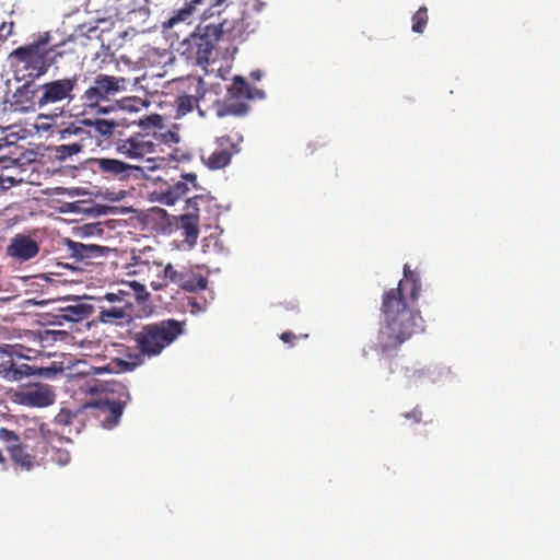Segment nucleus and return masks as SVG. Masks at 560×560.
<instances>
[{
	"label": "nucleus",
	"mask_w": 560,
	"mask_h": 560,
	"mask_svg": "<svg viewBox=\"0 0 560 560\" xmlns=\"http://www.w3.org/2000/svg\"><path fill=\"white\" fill-rule=\"evenodd\" d=\"M421 292L420 275L404 266V278L396 288L382 295L383 323L372 346L382 357H392L412 336L424 330L423 318L416 307Z\"/></svg>",
	"instance_id": "obj_1"
},
{
	"label": "nucleus",
	"mask_w": 560,
	"mask_h": 560,
	"mask_svg": "<svg viewBox=\"0 0 560 560\" xmlns=\"http://www.w3.org/2000/svg\"><path fill=\"white\" fill-rule=\"evenodd\" d=\"M65 51L60 45L50 44V35L45 33L36 40L15 48L10 54L14 79H39L56 66Z\"/></svg>",
	"instance_id": "obj_2"
},
{
	"label": "nucleus",
	"mask_w": 560,
	"mask_h": 560,
	"mask_svg": "<svg viewBox=\"0 0 560 560\" xmlns=\"http://www.w3.org/2000/svg\"><path fill=\"white\" fill-rule=\"evenodd\" d=\"M148 292L143 284L132 281L122 283L116 292L91 296L93 316L102 324L122 326L131 323L135 302L144 300Z\"/></svg>",
	"instance_id": "obj_3"
},
{
	"label": "nucleus",
	"mask_w": 560,
	"mask_h": 560,
	"mask_svg": "<svg viewBox=\"0 0 560 560\" xmlns=\"http://www.w3.org/2000/svg\"><path fill=\"white\" fill-rule=\"evenodd\" d=\"M183 332V323L172 318L143 325L131 336L138 353L129 354V360L124 362L125 365L128 370H133L144 363V358L160 355Z\"/></svg>",
	"instance_id": "obj_4"
},
{
	"label": "nucleus",
	"mask_w": 560,
	"mask_h": 560,
	"mask_svg": "<svg viewBox=\"0 0 560 560\" xmlns=\"http://www.w3.org/2000/svg\"><path fill=\"white\" fill-rule=\"evenodd\" d=\"M98 396L86 404L92 415L98 420L104 429H113L120 422L124 409L131 397L125 384L117 381H108L100 384L96 388Z\"/></svg>",
	"instance_id": "obj_5"
},
{
	"label": "nucleus",
	"mask_w": 560,
	"mask_h": 560,
	"mask_svg": "<svg viewBox=\"0 0 560 560\" xmlns=\"http://www.w3.org/2000/svg\"><path fill=\"white\" fill-rule=\"evenodd\" d=\"M24 348L20 345L10 346L5 345L0 348V377L7 382H20L25 377L37 375L44 377H51L62 372V368L51 366L38 368L21 362V359L31 360L35 358L31 349L27 352H22Z\"/></svg>",
	"instance_id": "obj_6"
},
{
	"label": "nucleus",
	"mask_w": 560,
	"mask_h": 560,
	"mask_svg": "<svg viewBox=\"0 0 560 560\" xmlns=\"http://www.w3.org/2000/svg\"><path fill=\"white\" fill-rule=\"evenodd\" d=\"M218 42L217 30L207 25L197 26L195 32L179 44L177 50L187 60L205 67L209 65Z\"/></svg>",
	"instance_id": "obj_7"
},
{
	"label": "nucleus",
	"mask_w": 560,
	"mask_h": 560,
	"mask_svg": "<svg viewBox=\"0 0 560 560\" xmlns=\"http://www.w3.org/2000/svg\"><path fill=\"white\" fill-rule=\"evenodd\" d=\"M127 79L100 73L81 95L82 104L91 109L106 113L103 103L110 102L119 93L126 91Z\"/></svg>",
	"instance_id": "obj_8"
},
{
	"label": "nucleus",
	"mask_w": 560,
	"mask_h": 560,
	"mask_svg": "<svg viewBox=\"0 0 560 560\" xmlns=\"http://www.w3.org/2000/svg\"><path fill=\"white\" fill-rule=\"evenodd\" d=\"M243 136L240 132L217 137L212 149H203L200 159L202 163L212 171L226 167L232 158L240 153Z\"/></svg>",
	"instance_id": "obj_9"
},
{
	"label": "nucleus",
	"mask_w": 560,
	"mask_h": 560,
	"mask_svg": "<svg viewBox=\"0 0 560 560\" xmlns=\"http://www.w3.org/2000/svg\"><path fill=\"white\" fill-rule=\"evenodd\" d=\"M228 0H189L174 10L171 18L162 23L164 31L172 30L180 24L190 25L192 21L201 13L203 19L220 14L217 8L224 4Z\"/></svg>",
	"instance_id": "obj_10"
},
{
	"label": "nucleus",
	"mask_w": 560,
	"mask_h": 560,
	"mask_svg": "<svg viewBox=\"0 0 560 560\" xmlns=\"http://www.w3.org/2000/svg\"><path fill=\"white\" fill-rule=\"evenodd\" d=\"M163 282L152 283L154 290H161L170 283L175 284L187 292L202 291L207 288L208 279L201 272L194 268L183 267L176 269L172 264H167L163 269Z\"/></svg>",
	"instance_id": "obj_11"
},
{
	"label": "nucleus",
	"mask_w": 560,
	"mask_h": 560,
	"mask_svg": "<svg viewBox=\"0 0 560 560\" xmlns=\"http://www.w3.org/2000/svg\"><path fill=\"white\" fill-rule=\"evenodd\" d=\"M151 139L149 133L135 132L127 137L119 133L113 144L118 154L131 160H143L154 154V142Z\"/></svg>",
	"instance_id": "obj_12"
},
{
	"label": "nucleus",
	"mask_w": 560,
	"mask_h": 560,
	"mask_svg": "<svg viewBox=\"0 0 560 560\" xmlns=\"http://www.w3.org/2000/svg\"><path fill=\"white\" fill-rule=\"evenodd\" d=\"M15 401L31 408H45L56 400V393L51 385L44 383L25 384L14 393Z\"/></svg>",
	"instance_id": "obj_13"
},
{
	"label": "nucleus",
	"mask_w": 560,
	"mask_h": 560,
	"mask_svg": "<svg viewBox=\"0 0 560 560\" xmlns=\"http://www.w3.org/2000/svg\"><path fill=\"white\" fill-rule=\"evenodd\" d=\"M94 170L106 178L126 180L140 178L144 175V168L139 165L128 164L118 159L100 158L92 160Z\"/></svg>",
	"instance_id": "obj_14"
},
{
	"label": "nucleus",
	"mask_w": 560,
	"mask_h": 560,
	"mask_svg": "<svg viewBox=\"0 0 560 560\" xmlns=\"http://www.w3.org/2000/svg\"><path fill=\"white\" fill-rule=\"evenodd\" d=\"M78 80L79 77L74 74L70 78L57 79L40 84L42 101L45 107L63 101L71 103L75 97L74 90L78 85Z\"/></svg>",
	"instance_id": "obj_15"
},
{
	"label": "nucleus",
	"mask_w": 560,
	"mask_h": 560,
	"mask_svg": "<svg viewBox=\"0 0 560 560\" xmlns=\"http://www.w3.org/2000/svg\"><path fill=\"white\" fill-rule=\"evenodd\" d=\"M18 82H24L19 86L14 94V106L18 110L27 113L35 112L45 107L42 101L40 84H35L36 79H15Z\"/></svg>",
	"instance_id": "obj_16"
},
{
	"label": "nucleus",
	"mask_w": 560,
	"mask_h": 560,
	"mask_svg": "<svg viewBox=\"0 0 560 560\" xmlns=\"http://www.w3.org/2000/svg\"><path fill=\"white\" fill-rule=\"evenodd\" d=\"M71 137H74L75 139L73 141L65 142L56 147L57 156L61 160H66L74 154H78L86 147V142L91 141L89 131L73 125L60 131L61 140H68Z\"/></svg>",
	"instance_id": "obj_17"
},
{
	"label": "nucleus",
	"mask_w": 560,
	"mask_h": 560,
	"mask_svg": "<svg viewBox=\"0 0 560 560\" xmlns=\"http://www.w3.org/2000/svg\"><path fill=\"white\" fill-rule=\"evenodd\" d=\"M190 188H198L197 175L194 173H187L182 175V180L167 186L165 190L160 194V201L166 206L175 205L180 198H183Z\"/></svg>",
	"instance_id": "obj_18"
},
{
	"label": "nucleus",
	"mask_w": 560,
	"mask_h": 560,
	"mask_svg": "<svg viewBox=\"0 0 560 560\" xmlns=\"http://www.w3.org/2000/svg\"><path fill=\"white\" fill-rule=\"evenodd\" d=\"M39 252L36 241L24 234H16L11 238L7 247V255L19 261H26L35 257Z\"/></svg>",
	"instance_id": "obj_19"
},
{
	"label": "nucleus",
	"mask_w": 560,
	"mask_h": 560,
	"mask_svg": "<svg viewBox=\"0 0 560 560\" xmlns=\"http://www.w3.org/2000/svg\"><path fill=\"white\" fill-rule=\"evenodd\" d=\"M91 316H93L91 296L85 298L82 301H78L74 304L60 307L58 310V314L56 315V317L59 319L72 323L81 322Z\"/></svg>",
	"instance_id": "obj_20"
},
{
	"label": "nucleus",
	"mask_w": 560,
	"mask_h": 560,
	"mask_svg": "<svg viewBox=\"0 0 560 560\" xmlns=\"http://www.w3.org/2000/svg\"><path fill=\"white\" fill-rule=\"evenodd\" d=\"M68 250L71 257L75 258L78 261L90 264L92 259L102 257L108 248L95 244L68 241Z\"/></svg>",
	"instance_id": "obj_21"
},
{
	"label": "nucleus",
	"mask_w": 560,
	"mask_h": 560,
	"mask_svg": "<svg viewBox=\"0 0 560 560\" xmlns=\"http://www.w3.org/2000/svg\"><path fill=\"white\" fill-rule=\"evenodd\" d=\"M228 93L231 98L235 100H252L256 95L258 97L264 96L262 91L250 89L246 80L238 75L233 79L231 86L228 89Z\"/></svg>",
	"instance_id": "obj_22"
},
{
	"label": "nucleus",
	"mask_w": 560,
	"mask_h": 560,
	"mask_svg": "<svg viewBox=\"0 0 560 560\" xmlns=\"http://www.w3.org/2000/svg\"><path fill=\"white\" fill-rule=\"evenodd\" d=\"M177 228L182 231V235L189 247L195 246L199 235V221L190 214H182Z\"/></svg>",
	"instance_id": "obj_23"
},
{
	"label": "nucleus",
	"mask_w": 560,
	"mask_h": 560,
	"mask_svg": "<svg viewBox=\"0 0 560 560\" xmlns=\"http://www.w3.org/2000/svg\"><path fill=\"white\" fill-rule=\"evenodd\" d=\"M208 27H212L217 30L218 40H220L224 35H228L229 38L234 39L242 33L243 28V20L234 19L228 20L223 19L219 24H209Z\"/></svg>",
	"instance_id": "obj_24"
},
{
	"label": "nucleus",
	"mask_w": 560,
	"mask_h": 560,
	"mask_svg": "<svg viewBox=\"0 0 560 560\" xmlns=\"http://www.w3.org/2000/svg\"><path fill=\"white\" fill-rule=\"evenodd\" d=\"M212 203L213 198L208 194L195 195L194 197L186 200L184 214H190L199 221V212L202 209L208 210Z\"/></svg>",
	"instance_id": "obj_25"
},
{
	"label": "nucleus",
	"mask_w": 560,
	"mask_h": 560,
	"mask_svg": "<svg viewBox=\"0 0 560 560\" xmlns=\"http://www.w3.org/2000/svg\"><path fill=\"white\" fill-rule=\"evenodd\" d=\"M149 137L154 142V154L163 152V145L171 148L179 142V135L174 130L154 131Z\"/></svg>",
	"instance_id": "obj_26"
},
{
	"label": "nucleus",
	"mask_w": 560,
	"mask_h": 560,
	"mask_svg": "<svg viewBox=\"0 0 560 560\" xmlns=\"http://www.w3.org/2000/svg\"><path fill=\"white\" fill-rule=\"evenodd\" d=\"M21 440L13 431L1 429L0 430V464L5 463L3 451L11 454L21 445Z\"/></svg>",
	"instance_id": "obj_27"
},
{
	"label": "nucleus",
	"mask_w": 560,
	"mask_h": 560,
	"mask_svg": "<svg viewBox=\"0 0 560 560\" xmlns=\"http://www.w3.org/2000/svg\"><path fill=\"white\" fill-rule=\"evenodd\" d=\"M11 459L15 465L20 466L22 469L30 470L33 468L35 463V457L27 453L26 446L21 444L15 451L10 454Z\"/></svg>",
	"instance_id": "obj_28"
},
{
	"label": "nucleus",
	"mask_w": 560,
	"mask_h": 560,
	"mask_svg": "<svg viewBox=\"0 0 560 560\" xmlns=\"http://www.w3.org/2000/svg\"><path fill=\"white\" fill-rule=\"evenodd\" d=\"M198 98L192 95H180L175 100V118H180L190 113L197 105Z\"/></svg>",
	"instance_id": "obj_29"
},
{
	"label": "nucleus",
	"mask_w": 560,
	"mask_h": 560,
	"mask_svg": "<svg viewBox=\"0 0 560 560\" xmlns=\"http://www.w3.org/2000/svg\"><path fill=\"white\" fill-rule=\"evenodd\" d=\"M249 107L245 103H223L219 106L217 114L219 117L226 115L244 116L247 114Z\"/></svg>",
	"instance_id": "obj_30"
},
{
	"label": "nucleus",
	"mask_w": 560,
	"mask_h": 560,
	"mask_svg": "<svg viewBox=\"0 0 560 560\" xmlns=\"http://www.w3.org/2000/svg\"><path fill=\"white\" fill-rule=\"evenodd\" d=\"M412 26L411 30L415 33H423L425 30V26L428 24L429 15H428V8L422 5L418 9V11L412 15Z\"/></svg>",
	"instance_id": "obj_31"
},
{
	"label": "nucleus",
	"mask_w": 560,
	"mask_h": 560,
	"mask_svg": "<svg viewBox=\"0 0 560 560\" xmlns=\"http://www.w3.org/2000/svg\"><path fill=\"white\" fill-rule=\"evenodd\" d=\"M94 130L96 133L103 136V137H110L116 135V128L118 127V124L113 120H106V119H96L92 124Z\"/></svg>",
	"instance_id": "obj_32"
},
{
	"label": "nucleus",
	"mask_w": 560,
	"mask_h": 560,
	"mask_svg": "<svg viewBox=\"0 0 560 560\" xmlns=\"http://www.w3.org/2000/svg\"><path fill=\"white\" fill-rule=\"evenodd\" d=\"M10 147V143L5 138L0 139V170H7L10 166L15 165L16 161L12 158H9L4 152L5 149Z\"/></svg>",
	"instance_id": "obj_33"
},
{
	"label": "nucleus",
	"mask_w": 560,
	"mask_h": 560,
	"mask_svg": "<svg viewBox=\"0 0 560 560\" xmlns=\"http://www.w3.org/2000/svg\"><path fill=\"white\" fill-rule=\"evenodd\" d=\"M74 417H75V415H73L70 410L61 409L56 417V421L59 424L69 425V424H71L72 418H74Z\"/></svg>",
	"instance_id": "obj_34"
},
{
	"label": "nucleus",
	"mask_w": 560,
	"mask_h": 560,
	"mask_svg": "<svg viewBox=\"0 0 560 560\" xmlns=\"http://www.w3.org/2000/svg\"><path fill=\"white\" fill-rule=\"evenodd\" d=\"M422 416V410L419 407H415L411 411L404 413L405 419L410 420L412 423H420Z\"/></svg>",
	"instance_id": "obj_35"
},
{
	"label": "nucleus",
	"mask_w": 560,
	"mask_h": 560,
	"mask_svg": "<svg viewBox=\"0 0 560 560\" xmlns=\"http://www.w3.org/2000/svg\"><path fill=\"white\" fill-rule=\"evenodd\" d=\"M70 454L68 451L56 450L52 459L56 460L60 465H67L70 462Z\"/></svg>",
	"instance_id": "obj_36"
},
{
	"label": "nucleus",
	"mask_w": 560,
	"mask_h": 560,
	"mask_svg": "<svg viewBox=\"0 0 560 560\" xmlns=\"http://www.w3.org/2000/svg\"><path fill=\"white\" fill-rule=\"evenodd\" d=\"M308 336L307 335H295L293 334L292 331H284L280 335V339L284 342V343H290L291 346L294 345V341L300 339V338H307Z\"/></svg>",
	"instance_id": "obj_37"
},
{
	"label": "nucleus",
	"mask_w": 560,
	"mask_h": 560,
	"mask_svg": "<svg viewBox=\"0 0 560 560\" xmlns=\"http://www.w3.org/2000/svg\"><path fill=\"white\" fill-rule=\"evenodd\" d=\"M60 334V331L45 329L43 331H39L37 336L40 342H48L50 340H56V337Z\"/></svg>",
	"instance_id": "obj_38"
},
{
	"label": "nucleus",
	"mask_w": 560,
	"mask_h": 560,
	"mask_svg": "<svg viewBox=\"0 0 560 560\" xmlns=\"http://www.w3.org/2000/svg\"><path fill=\"white\" fill-rule=\"evenodd\" d=\"M13 26H14V24L12 22H10V23L3 22L0 25V37L3 39H7L9 36H11V34L13 32Z\"/></svg>",
	"instance_id": "obj_39"
},
{
	"label": "nucleus",
	"mask_w": 560,
	"mask_h": 560,
	"mask_svg": "<svg viewBox=\"0 0 560 560\" xmlns=\"http://www.w3.org/2000/svg\"><path fill=\"white\" fill-rule=\"evenodd\" d=\"M15 183L16 182L13 177L4 176V175L0 174V190L8 189L11 186H13Z\"/></svg>",
	"instance_id": "obj_40"
},
{
	"label": "nucleus",
	"mask_w": 560,
	"mask_h": 560,
	"mask_svg": "<svg viewBox=\"0 0 560 560\" xmlns=\"http://www.w3.org/2000/svg\"><path fill=\"white\" fill-rule=\"evenodd\" d=\"M200 90L203 91V81L201 79L198 80L197 94H200Z\"/></svg>",
	"instance_id": "obj_41"
},
{
	"label": "nucleus",
	"mask_w": 560,
	"mask_h": 560,
	"mask_svg": "<svg viewBox=\"0 0 560 560\" xmlns=\"http://www.w3.org/2000/svg\"><path fill=\"white\" fill-rule=\"evenodd\" d=\"M252 77H254L256 80H259L260 79V72L259 71H254V72H252Z\"/></svg>",
	"instance_id": "obj_42"
},
{
	"label": "nucleus",
	"mask_w": 560,
	"mask_h": 560,
	"mask_svg": "<svg viewBox=\"0 0 560 560\" xmlns=\"http://www.w3.org/2000/svg\"><path fill=\"white\" fill-rule=\"evenodd\" d=\"M153 118H154L155 120H159V121H161V120H162V119H161V117H160V116H158V115H156V116H154Z\"/></svg>",
	"instance_id": "obj_43"
},
{
	"label": "nucleus",
	"mask_w": 560,
	"mask_h": 560,
	"mask_svg": "<svg viewBox=\"0 0 560 560\" xmlns=\"http://www.w3.org/2000/svg\"><path fill=\"white\" fill-rule=\"evenodd\" d=\"M147 162H148V163H152V162H153V159H151V158H147Z\"/></svg>",
	"instance_id": "obj_44"
},
{
	"label": "nucleus",
	"mask_w": 560,
	"mask_h": 560,
	"mask_svg": "<svg viewBox=\"0 0 560 560\" xmlns=\"http://www.w3.org/2000/svg\"><path fill=\"white\" fill-rule=\"evenodd\" d=\"M75 138L74 137H71L70 139L68 140H65L66 142H69V141H73Z\"/></svg>",
	"instance_id": "obj_45"
},
{
	"label": "nucleus",
	"mask_w": 560,
	"mask_h": 560,
	"mask_svg": "<svg viewBox=\"0 0 560 560\" xmlns=\"http://www.w3.org/2000/svg\"><path fill=\"white\" fill-rule=\"evenodd\" d=\"M147 168H148V170H154V166L149 165V166H147Z\"/></svg>",
	"instance_id": "obj_46"
},
{
	"label": "nucleus",
	"mask_w": 560,
	"mask_h": 560,
	"mask_svg": "<svg viewBox=\"0 0 560 560\" xmlns=\"http://www.w3.org/2000/svg\"><path fill=\"white\" fill-rule=\"evenodd\" d=\"M145 3H149V0H144Z\"/></svg>",
	"instance_id": "obj_47"
}]
</instances>
